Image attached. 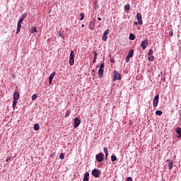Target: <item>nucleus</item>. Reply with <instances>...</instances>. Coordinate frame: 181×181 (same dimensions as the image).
Here are the masks:
<instances>
[{"label":"nucleus","mask_w":181,"mask_h":181,"mask_svg":"<svg viewBox=\"0 0 181 181\" xmlns=\"http://www.w3.org/2000/svg\"><path fill=\"white\" fill-rule=\"evenodd\" d=\"M69 64L73 66L74 64V52L71 51L69 56Z\"/></svg>","instance_id":"f257e3e1"},{"label":"nucleus","mask_w":181,"mask_h":181,"mask_svg":"<svg viewBox=\"0 0 181 181\" xmlns=\"http://www.w3.org/2000/svg\"><path fill=\"white\" fill-rule=\"evenodd\" d=\"M114 74V78H113V81H116V80H121V74L118 73L116 70L114 71L113 72Z\"/></svg>","instance_id":"f03ea898"},{"label":"nucleus","mask_w":181,"mask_h":181,"mask_svg":"<svg viewBox=\"0 0 181 181\" xmlns=\"http://www.w3.org/2000/svg\"><path fill=\"white\" fill-rule=\"evenodd\" d=\"M95 159L98 162H103V160H104V154L103 153H99L96 155Z\"/></svg>","instance_id":"7ed1b4c3"},{"label":"nucleus","mask_w":181,"mask_h":181,"mask_svg":"<svg viewBox=\"0 0 181 181\" xmlns=\"http://www.w3.org/2000/svg\"><path fill=\"white\" fill-rule=\"evenodd\" d=\"M100 170L95 168L92 170V175L94 177H100Z\"/></svg>","instance_id":"20e7f679"},{"label":"nucleus","mask_w":181,"mask_h":181,"mask_svg":"<svg viewBox=\"0 0 181 181\" xmlns=\"http://www.w3.org/2000/svg\"><path fill=\"white\" fill-rule=\"evenodd\" d=\"M158 103H159V95H156L154 97L153 102V105L154 108H156V107H158Z\"/></svg>","instance_id":"39448f33"},{"label":"nucleus","mask_w":181,"mask_h":181,"mask_svg":"<svg viewBox=\"0 0 181 181\" xmlns=\"http://www.w3.org/2000/svg\"><path fill=\"white\" fill-rule=\"evenodd\" d=\"M136 19L139 22V25H142L144 21H142V15L140 13H136Z\"/></svg>","instance_id":"423d86ee"},{"label":"nucleus","mask_w":181,"mask_h":181,"mask_svg":"<svg viewBox=\"0 0 181 181\" xmlns=\"http://www.w3.org/2000/svg\"><path fill=\"white\" fill-rule=\"evenodd\" d=\"M74 128H77L80 124H81V120L78 119V117H75L74 119Z\"/></svg>","instance_id":"0eeeda50"},{"label":"nucleus","mask_w":181,"mask_h":181,"mask_svg":"<svg viewBox=\"0 0 181 181\" xmlns=\"http://www.w3.org/2000/svg\"><path fill=\"white\" fill-rule=\"evenodd\" d=\"M110 33V30H106L105 32H104V33H103V37H102V39H103V40L104 41V42H105V41H107V37H107V35H108Z\"/></svg>","instance_id":"6e6552de"},{"label":"nucleus","mask_w":181,"mask_h":181,"mask_svg":"<svg viewBox=\"0 0 181 181\" xmlns=\"http://www.w3.org/2000/svg\"><path fill=\"white\" fill-rule=\"evenodd\" d=\"M95 25V21H90L89 25H88L89 29H90V30H94Z\"/></svg>","instance_id":"1a4fd4ad"},{"label":"nucleus","mask_w":181,"mask_h":181,"mask_svg":"<svg viewBox=\"0 0 181 181\" xmlns=\"http://www.w3.org/2000/svg\"><path fill=\"white\" fill-rule=\"evenodd\" d=\"M54 76H56V72H52L49 77V83L52 84V81H53V78H54Z\"/></svg>","instance_id":"9d476101"},{"label":"nucleus","mask_w":181,"mask_h":181,"mask_svg":"<svg viewBox=\"0 0 181 181\" xmlns=\"http://www.w3.org/2000/svg\"><path fill=\"white\" fill-rule=\"evenodd\" d=\"M90 180V173H86L84 175V177L83 181H88Z\"/></svg>","instance_id":"9b49d317"},{"label":"nucleus","mask_w":181,"mask_h":181,"mask_svg":"<svg viewBox=\"0 0 181 181\" xmlns=\"http://www.w3.org/2000/svg\"><path fill=\"white\" fill-rule=\"evenodd\" d=\"M19 96H20L19 92H14V93H13V100H19Z\"/></svg>","instance_id":"f8f14e48"},{"label":"nucleus","mask_w":181,"mask_h":181,"mask_svg":"<svg viewBox=\"0 0 181 181\" xmlns=\"http://www.w3.org/2000/svg\"><path fill=\"white\" fill-rule=\"evenodd\" d=\"M104 74V69H99L98 70V77L100 78H101V77H103V74Z\"/></svg>","instance_id":"ddd939ff"},{"label":"nucleus","mask_w":181,"mask_h":181,"mask_svg":"<svg viewBox=\"0 0 181 181\" xmlns=\"http://www.w3.org/2000/svg\"><path fill=\"white\" fill-rule=\"evenodd\" d=\"M176 132L178 134L177 138H181V128L180 127H177L176 129Z\"/></svg>","instance_id":"4468645a"},{"label":"nucleus","mask_w":181,"mask_h":181,"mask_svg":"<svg viewBox=\"0 0 181 181\" xmlns=\"http://www.w3.org/2000/svg\"><path fill=\"white\" fill-rule=\"evenodd\" d=\"M168 168H169L170 170L173 169V161L170 160L168 162Z\"/></svg>","instance_id":"2eb2a0df"},{"label":"nucleus","mask_w":181,"mask_h":181,"mask_svg":"<svg viewBox=\"0 0 181 181\" xmlns=\"http://www.w3.org/2000/svg\"><path fill=\"white\" fill-rule=\"evenodd\" d=\"M127 56L129 57H134V49H130Z\"/></svg>","instance_id":"dca6fc26"},{"label":"nucleus","mask_w":181,"mask_h":181,"mask_svg":"<svg viewBox=\"0 0 181 181\" xmlns=\"http://www.w3.org/2000/svg\"><path fill=\"white\" fill-rule=\"evenodd\" d=\"M141 46H148V40H144L141 42Z\"/></svg>","instance_id":"f3484780"},{"label":"nucleus","mask_w":181,"mask_h":181,"mask_svg":"<svg viewBox=\"0 0 181 181\" xmlns=\"http://www.w3.org/2000/svg\"><path fill=\"white\" fill-rule=\"evenodd\" d=\"M16 104H18V100L13 99V110H15V108H16Z\"/></svg>","instance_id":"a211bd4d"},{"label":"nucleus","mask_w":181,"mask_h":181,"mask_svg":"<svg viewBox=\"0 0 181 181\" xmlns=\"http://www.w3.org/2000/svg\"><path fill=\"white\" fill-rule=\"evenodd\" d=\"M40 128V126H39V124H34V130L35 131H39V129Z\"/></svg>","instance_id":"6ab92c4d"},{"label":"nucleus","mask_w":181,"mask_h":181,"mask_svg":"<svg viewBox=\"0 0 181 181\" xmlns=\"http://www.w3.org/2000/svg\"><path fill=\"white\" fill-rule=\"evenodd\" d=\"M148 59L149 62H153V60H155V57H153V55H148Z\"/></svg>","instance_id":"aec40b11"},{"label":"nucleus","mask_w":181,"mask_h":181,"mask_svg":"<svg viewBox=\"0 0 181 181\" xmlns=\"http://www.w3.org/2000/svg\"><path fill=\"white\" fill-rule=\"evenodd\" d=\"M129 39L130 40H135V35H134L133 33H130Z\"/></svg>","instance_id":"412c9836"},{"label":"nucleus","mask_w":181,"mask_h":181,"mask_svg":"<svg viewBox=\"0 0 181 181\" xmlns=\"http://www.w3.org/2000/svg\"><path fill=\"white\" fill-rule=\"evenodd\" d=\"M129 9H131V6H129V4H126L124 6V11H129Z\"/></svg>","instance_id":"4be33fe9"},{"label":"nucleus","mask_w":181,"mask_h":181,"mask_svg":"<svg viewBox=\"0 0 181 181\" xmlns=\"http://www.w3.org/2000/svg\"><path fill=\"white\" fill-rule=\"evenodd\" d=\"M35 32H37V30L36 29V27H33L31 28L30 33H35Z\"/></svg>","instance_id":"5701e85b"},{"label":"nucleus","mask_w":181,"mask_h":181,"mask_svg":"<svg viewBox=\"0 0 181 181\" xmlns=\"http://www.w3.org/2000/svg\"><path fill=\"white\" fill-rule=\"evenodd\" d=\"M93 54H94L93 59L97 60V56H98V54L97 53V51H94Z\"/></svg>","instance_id":"b1692460"},{"label":"nucleus","mask_w":181,"mask_h":181,"mask_svg":"<svg viewBox=\"0 0 181 181\" xmlns=\"http://www.w3.org/2000/svg\"><path fill=\"white\" fill-rule=\"evenodd\" d=\"M111 160H112V162H115V160H117V156H111Z\"/></svg>","instance_id":"393cba45"},{"label":"nucleus","mask_w":181,"mask_h":181,"mask_svg":"<svg viewBox=\"0 0 181 181\" xmlns=\"http://www.w3.org/2000/svg\"><path fill=\"white\" fill-rule=\"evenodd\" d=\"M80 16H81L80 21H83L84 20V13H81Z\"/></svg>","instance_id":"a878e982"},{"label":"nucleus","mask_w":181,"mask_h":181,"mask_svg":"<svg viewBox=\"0 0 181 181\" xmlns=\"http://www.w3.org/2000/svg\"><path fill=\"white\" fill-rule=\"evenodd\" d=\"M147 54H148V56H151V55L153 54V51L152 49H149L148 53Z\"/></svg>","instance_id":"bb28decb"},{"label":"nucleus","mask_w":181,"mask_h":181,"mask_svg":"<svg viewBox=\"0 0 181 181\" xmlns=\"http://www.w3.org/2000/svg\"><path fill=\"white\" fill-rule=\"evenodd\" d=\"M156 115H162L163 112H161V110H157L156 112Z\"/></svg>","instance_id":"cd10ccee"},{"label":"nucleus","mask_w":181,"mask_h":181,"mask_svg":"<svg viewBox=\"0 0 181 181\" xmlns=\"http://www.w3.org/2000/svg\"><path fill=\"white\" fill-rule=\"evenodd\" d=\"M70 114H71L70 110H66L65 117H69V116L70 115Z\"/></svg>","instance_id":"c85d7f7f"},{"label":"nucleus","mask_w":181,"mask_h":181,"mask_svg":"<svg viewBox=\"0 0 181 181\" xmlns=\"http://www.w3.org/2000/svg\"><path fill=\"white\" fill-rule=\"evenodd\" d=\"M59 159H64V153H62L59 154Z\"/></svg>","instance_id":"c756f323"},{"label":"nucleus","mask_w":181,"mask_h":181,"mask_svg":"<svg viewBox=\"0 0 181 181\" xmlns=\"http://www.w3.org/2000/svg\"><path fill=\"white\" fill-rule=\"evenodd\" d=\"M129 59H131V57H129L127 55V57H126V60H125L126 63H129Z\"/></svg>","instance_id":"7c9ffc66"},{"label":"nucleus","mask_w":181,"mask_h":181,"mask_svg":"<svg viewBox=\"0 0 181 181\" xmlns=\"http://www.w3.org/2000/svg\"><path fill=\"white\" fill-rule=\"evenodd\" d=\"M26 16H28V15L26 14V13H24L22 15L21 18L25 21V18H26Z\"/></svg>","instance_id":"2f4dec72"},{"label":"nucleus","mask_w":181,"mask_h":181,"mask_svg":"<svg viewBox=\"0 0 181 181\" xmlns=\"http://www.w3.org/2000/svg\"><path fill=\"white\" fill-rule=\"evenodd\" d=\"M36 98H37V95L33 94V95H32V100H36Z\"/></svg>","instance_id":"473e14b6"},{"label":"nucleus","mask_w":181,"mask_h":181,"mask_svg":"<svg viewBox=\"0 0 181 181\" xmlns=\"http://www.w3.org/2000/svg\"><path fill=\"white\" fill-rule=\"evenodd\" d=\"M21 28H22V25L21 24V23H18L17 28L21 29Z\"/></svg>","instance_id":"72a5a7b5"},{"label":"nucleus","mask_w":181,"mask_h":181,"mask_svg":"<svg viewBox=\"0 0 181 181\" xmlns=\"http://www.w3.org/2000/svg\"><path fill=\"white\" fill-rule=\"evenodd\" d=\"M103 151H104L105 153H108V148H107V147H105V148H103Z\"/></svg>","instance_id":"f704fd0d"},{"label":"nucleus","mask_w":181,"mask_h":181,"mask_svg":"<svg viewBox=\"0 0 181 181\" xmlns=\"http://www.w3.org/2000/svg\"><path fill=\"white\" fill-rule=\"evenodd\" d=\"M105 65L104 63H102L100 66V69H104Z\"/></svg>","instance_id":"c9c22d12"},{"label":"nucleus","mask_w":181,"mask_h":181,"mask_svg":"<svg viewBox=\"0 0 181 181\" xmlns=\"http://www.w3.org/2000/svg\"><path fill=\"white\" fill-rule=\"evenodd\" d=\"M169 35H170V36H173V30H171L169 32Z\"/></svg>","instance_id":"e433bc0d"},{"label":"nucleus","mask_w":181,"mask_h":181,"mask_svg":"<svg viewBox=\"0 0 181 181\" xmlns=\"http://www.w3.org/2000/svg\"><path fill=\"white\" fill-rule=\"evenodd\" d=\"M23 18H21L19 20H18V23H22V22H23Z\"/></svg>","instance_id":"4c0bfd02"},{"label":"nucleus","mask_w":181,"mask_h":181,"mask_svg":"<svg viewBox=\"0 0 181 181\" xmlns=\"http://www.w3.org/2000/svg\"><path fill=\"white\" fill-rule=\"evenodd\" d=\"M127 181H132V177H129L127 179Z\"/></svg>","instance_id":"58836bf2"},{"label":"nucleus","mask_w":181,"mask_h":181,"mask_svg":"<svg viewBox=\"0 0 181 181\" xmlns=\"http://www.w3.org/2000/svg\"><path fill=\"white\" fill-rule=\"evenodd\" d=\"M19 32H21V28H17L16 34L18 35V33H19Z\"/></svg>","instance_id":"ea45409f"},{"label":"nucleus","mask_w":181,"mask_h":181,"mask_svg":"<svg viewBox=\"0 0 181 181\" xmlns=\"http://www.w3.org/2000/svg\"><path fill=\"white\" fill-rule=\"evenodd\" d=\"M59 35L60 36V37H63V33H59Z\"/></svg>","instance_id":"a19ab883"},{"label":"nucleus","mask_w":181,"mask_h":181,"mask_svg":"<svg viewBox=\"0 0 181 181\" xmlns=\"http://www.w3.org/2000/svg\"><path fill=\"white\" fill-rule=\"evenodd\" d=\"M134 25H136V26H137V25H138V22L135 21V22L134 23Z\"/></svg>","instance_id":"79ce46f5"},{"label":"nucleus","mask_w":181,"mask_h":181,"mask_svg":"<svg viewBox=\"0 0 181 181\" xmlns=\"http://www.w3.org/2000/svg\"><path fill=\"white\" fill-rule=\"evenodd\" d=\"M143 50H145L146 49V46H142Z\"/></svg>","instance_id":"37998d69"},{"label":"nucleus","mask_w":181,"mask_h":181,"mask_svg":"<svg viewBox=\"0 0 181 181\" xmlns=\"http://www.w3.org/2000/svg\"><path fill=\"white\" fill-rule=\"evenodd\" d=\"M93 63H97V59H93Z\"/></svg>","instance_id":"c03bdc74"},{"label":"nucleus","mask_w":181,"mask_h":181,"mask_svg":"<svg viewBox=\"0 0 181 181\" xmlns=\"http://www.w3.org/2000/svg\"><path fill=\"white\" fill-rule=\"evenodd\" d=\"M110 62H111V63H114V59H110Z\"/></svg>","instance_id":"a18cd8bd"},{"label":"nucleus","mask_w":181,"mask_h":181,"mask_svg":"<svg viewBox=\"0 0 181 181\" xmlns=\"http://www.w3.org/2000/svg\"><path fill=\"white\" fill-rule=\"evenodd\" d=\"M103 19L100 17L98 18V21H102Z\"/></svg>","instance_id":"49530a36"},{"label":"nucleus","mask_w":181,"mask_h":181,"mask_svg":"<svg viewBox=\"0 0 181 181\" xmlns=\"http://www.w3.org/2000/svg\"><path fill=\"white\" fill-rule=\"evenodd\" d=\"M105 153V158L108 156V153Z\"/></svg>","instance_id":"de8ad7c7"},{"label":"nucleus","mask_w":181,"mask_h":181,"mask_svg":"<svg viewBox=\"0 0 181 181\" xmlns=\"http://www.w3.org/2000/svg\"><path fill=\"white\" fill-rule=\"evenodd\" d=\"M81 26H82V28H84V24H82Z\"/></svg>","instance_id":"09e8293b"},{"label":"nucleus","mask_w":181,"mask_h":181,"mask_svg":"<svg viewBox=\"0 0 181 181\" xmlns=\"http://www.w3.org/2000/svg\"><path fill=\"white\" fill-rule=\"evenodd\" d=\"M96 67H97V69H98V66H97Z\"/></svg>","instance_id":"8fccbe9b"}]
</instances>
